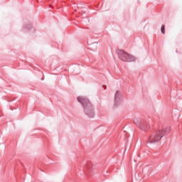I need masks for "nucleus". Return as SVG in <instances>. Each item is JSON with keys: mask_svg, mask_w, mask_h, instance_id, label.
<instances>
[{"mask_svg": "<svg viewBox=\"0 0 182 182\" xmlns=\"http://www.w3.org/2000/svg\"><path fill=\"white\" fill-rule=\"evenodd\" d=\"M77 102H79L80 103H82V105H83V103H85V102H87V100L83 98V97H77Z\"/></svg>", "mask_w": 182, "mask_h": 182, "instance_id": "4", "label": "nucleus"}, {"mask_svg": "<svg viewBox=\"0 0 182 182\" xmlns=\"http://www.w3.org/2000/svg\"><path fill=\"white\" fill-rule=\"evenodd\" d=\"M138 127L141 130H143V132H147L150 129V125L145 121H141L138 122Z\"/></svg>", "mask_w": 182, "mask_h": 182, "instance_id": "3", "label": "nucleus"}, {"mask_svg": "<svg viewBox=\"0 0 182 182\" xmlns=\"http://www.w3.org/2000/svg\"><path fill=\"white\" fill-rule=\"evenodd\" d=\"M117 53L119 59L122 60V62H134V60H136V58H134V56L129 54L123 50H118Z\"/></svg>", "mask_w": 182, "mask_h": 182, "instance_id": "1", "label": "nucleus"}, {"mask_svg": "<svg viewBox=\"0 0 182 182\" xmlns=\"http://www.w3.org/2000/svg\"><path fill=\"white\" fill-rule=\"evenodd\" d=\"M164 133H166L164 129L157 131L150 136L149 143H156V141H160L161 138L164 137Z\"/></svg>", "mask_w": 182, "mask_h": 182, "instance_id": "2", "label": "nucleus"}, {"mask_svg": "<svg viewBox=\"0 0 182 182\" xmlns=\"http://www.w3.org/2000/svg\"><path fill=\"white\" fill-rule=\"evenodd\" d=\"M161 33H163L164 35V33H166L164 25L161 26Z\"/></svg>", "mask_w": 182, "mask_h": 182, "instance_id": "5", "label": "nucleus"}]
</instances>
